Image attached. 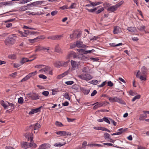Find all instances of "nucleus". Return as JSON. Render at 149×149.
Here are the masks:
<instances>
[{
  "label": "nucleus",
  "mask_w": 149,
  "mask_h": 149,
  "mask_svg": "<svg viewBox=\"0 0 149 149\" xmlns=\"http://www.w3.org/2000/svg\"><path fill=\"white\" fill-rule=\"evenodd\" d=\"M139 78L142 80L146 81V77L142 75L139 76Z\"/></svg>",
  "instance_id": "5fc2aeb1"
},
{
  "label": "nucleus",
  "mask_w": 149,
  "mask_h": 149,
  "mask_svg": "<svg viewBox=\"0 0 149 149\" xmlns=\"http://www.w3.org/2000/svg\"><path fill=\"white\" fill-rule=\"evenodd\" d=\"M81 90L82 92L85 95H87L90 92V90L86 89L85 88H81Z\"/></svg>",
  "instance_id": "2eb2a0df"
},
{
  "label": "nucleus",
  "mask_w": 149,
  "mask_h": 149,
  "mask_svg": "<svg viewBox=\"0 0 149 149\" xmlns=\"http://www.w3.org/2000/svg\"><path fill=\"white\" fill-rule=\"evenodd\" d=\"M101 104V105H102V107H104L106 105H107V104H109V103L107 102H102V103H100Z\"/></svg>",
  "instance_id": "3c124183"
},
{
  "label": "nucleus",
  "mask_w": 149,
  "mask_h": 149,
  "mask_svg": "<svg viewBox=\"0 0 149 149\" xmlns=\"http://www.w3.org/2000/svg\"><path fill=\"white\" fill-rule=\"evenodd\" d=\"M104 137L106 140L111 139L110 138V134L107 133L105 132L104 134Z\"/></svg>",
  "instance_id": "412c9836"
},
{
  "label": "nucleus",
  "mask_w": 149,
  "mask_h": 149,
  "mask_svg": "<svg viewBox=\"0 0 149 149\" xmlns=\"http://www.w3.org/2000/svg\"><path fill=\"white\" fill-rule=\"evenodd\" d=\"M28 7L27 5L26 6H21L19 9L20 11H24L27 9Z\"/></svg>",
  "instance_id": "c85d7f7f"
},
{
  "label": "nucleus",
  "mask_w": 149,
  "mask_h": 149,
  "mask_svg": "<svg viewBox=\"0 0 149 149\" xmlns=\"http://www.w3.org/2000/svg\"><path fill=\"white\" fill-rule=\"evenodd\" d=\"M37 145L35 143H29V148L31 147L33 148H34L36 147Z\"/></svg>",
  "instance_id": "c756f323"
},
{
  "label": "nucleus",
  "mask_w": 149,
  "mask_h": 149,
  "mask_svg": "<svg viewBox=\"0 0 149 149\" xmlns=\"http://www.w3.org/2000/svg\"><path fill=\"white\" fill-rule=\"evenodd\" d=\"M43 47L41 46H38L37 47L36 49L35 50L36 52L40 51L43 50Z\"/></svg>",
  "instance_id": "ea45409f"
},
{
  "label": "nucleus",
  "mask_w": 149,
  "mask_h": 149,
  "mask_svg": "<svg viewBox=\"0 0 149 149\" xmlns=\"http://www.w3.org/2000/svg\"><path fill=\"white\" fill-rule=\"evenodd\" d=\"M78 77L80 79L86 81L89 80L92 78V76L88 74L82 73L78 75Z\"/></svg>",
  "instance_id": "f03ea898"
},
{
  "label": "nucleus",
  "mask_w": 149,
  "mask_h": 149,
  "mask_svg": "<svg viewBox=\"0 0 149 149\" xmlns=\"http://www.w3.org/2000/svg\"><path fill=\"white\" fill-rule=\"evenodd\" d=\"M70 62V60H68L66 62L61 61L62 66L65 67L68 65V63Z\"/></svg>",
  "instance_id": "7c9ffc66"
},
{
  "label": "nucleus",
  "mask_w": 149,
  "mask_h": 149,
  "mask_svg": "<svg viewBox=\"0 0 149 149\" xmlns=\"http://www.w3.org/2000/svg\"><path fill=\"white\" fill-rule=\"evenodd\" d=\"M68 56L69 57H73L74 58H75L79 60H82L81 56H82L81 55L77 56L76 53L73 52H70L68 55Z\"/></svg>",
  "instance_id": "39448f33"
},
{
  "label": "nucleus",
  "mask_w": 149,
  "mask_h": 149,
  "mask_svg": "<svg viewBox=\"0 0 149 149\" xmlns=\"http://www.w3.org/2000/svg\"><path fill=\"white\" fill-rule=\"evenodd\" d=\"M117 8H118L116 7V6L115 5L114 6H111L109 7L107 9V10L113 12L116 11Z\"/></svg>",
  "instance_id": "4468645a"
},
{
  "label": "nucleus",
  "mask_w": 149,
  "mask_h": 149,
  "mask_svg": "<svg viewBox=\"0 0 149 149\" xmlns=\"http://www.w3.org/2000/svg\"><path fill=\"white\" fill-rule=\"evenodd\" d=\"M41 126L38 123H36L33 125H31L30 127V128L33 129L34 130H37Z\"/></svg>",
  "instance_id": "1a4fd4ad"
},
{
  "label": "nucleus",
  "mask_w": 149,
  "mask_h": 149,
  "mask_svg": "<svg viewBox=\"0 0 149 149\" xmlns=\"http://www.w3.org/2000/svg\"><path fill=\"white\" fill-rule=\"evenodd\" d=\"M97 8H95L93 9H89L87 8H86V9L87 10L88 12L91 13H93L97 9Z\"/></svg>",
  "instance_id": "e433bc0d"
},
{
  "label": "nucleus",
  "mask_w": 149,
  "mask_h": 149,
  "mask_svg": "<svg viewBox=\"0 0 149 149\" xmlns=\"http://www.w3.org/2000/svg\"><path fill=\"white\" fill-rule=\"evenodd\" d=\"M141 97L140 95H137L135 96L134 98L132 99V101L133 102L135 101L136 99H139Z\"/></svg>",
  "instance_id": "f704fd0d"
},
{
  "label": "nucleus",
  "mask_w": 149,
  "mask_h": 149,
  "mask_svg": "<svg viewBox=\"0 0 149 149\" xmlns=\"http://www.w3.org/2000/svg\"><path fill=\"white\" fill-rule=\"evenodd\" d=\"M33 60H28L27 58H23L22 59V60L20 62L21 63V64L22 65L26 62L31 61H32Z\"/></svg>",
  "instance_id": "f3484780"
},
{
  "label": "nucleus",
  "mask_w": 149,
  "mask_h": 149,
  "mask_svg": "<svg viewBox=\"0 0 149 149\" xmlns=\"http://www.w3.org/2000/svg\"><path fill=\"white\" fill-rule=\"evenodd\" d=\"M95 51V50L93 49L90 50H86L84 52V54H87L88 53H91L94 52Z\"/></svg>",
  "instance_id": "4c0bfd02"
},
{
  "label": "nucleus",
  "mask_w": 149,
  "mask_h": 149,
  "mask_svg": "<svg viewBox=\"0 0 149 149\" xmlns=\"http://www.w3.org/2000/svg\"><path fill=\"white\" fill-rule=\"evenodd\" d=\"M51 145L48 143H45L40 145L38 149H46L50 148Z\"/></svg>",
  "instance_id": "0eeeda50"
},
{
  "label": "nucleus",
  "mask_w": 149,
  "mask_h": 149,
  "mask_svg": "<svg viewBox=\"0 0 149 149\" xmlns=\"http://www.w3.org/2000/svg\"><path fill=\"white\" fill-rule=\"evenodd\" d=\"M145 29L146 26H139L138 28V29L142 31H144L145 30Z\"/></svg>",
  "instance_id": "58836bf2"
},
{
  "label": "nucleus",
  "mask_w": 149,
  "mask_h": 149,
  "mask_svg": "<svg viewBox=\"0 0 149 149\" xmlns=\"http://www.w3.org/2000/svg\"><path fill=\"white\" fill-rule=\"evenodd\" d=\"M21 147L22 148L26 149L29 148V143L24 142L21 144Z\"/></svg>",
  "instance_id": "ddd939ff"
},
{
  "label": "nucleus",
  "mask_w": 149,
  "mask_h": 149,
  "mask_svg": "<svg viewBox=\"0 0 149 149\" xmlns=\"http://www.w3.org/2000/svg\"><path fill=\"white\" fill-rule=\"evenodd\" d=\"M55 40H59L63 37V35H57L55 36Z\"/></svg>",
  "instance_id": "473e14b6"
},
{
  "label": "nucleus",
  "mask_w": 149,
  "mask_h": 149,
  "mask_svg": "<svg viewBox=\"0 0 149 149\" xmlns=\"http://www.w3.org/2000/svg\"><path fill=\"white\" fill-rule=\"evenodd\" d=\"M42 107V106H41L38 108H37L36 109H34L35 111V112L36 113L40 112V108Z\"/></svg>",
  "instance_id": "bf43d9fd"
},
{
  "label": "nucleus",
  "mask_w": 149,
  "mask_h": 149,
  "mask_svg": "<svg viewBox=\"0 0 149 149\" xmlns=\"http://www.w3.org/2000/svg\"><path fill=\"white\" fill-rule=\"evenodd\" d=\"M8 58L12 59H15L16 58V56L15 54L9 55L8 56Z\"/></svg>",
  "instance_id": "a878e982"
},
{
  "label": "nucleus",
  "mask_w": 149,
  "mask_h": 149,
  "mask_svg": "<svg viewBox=\"0 0 149 149\" xmlns=\"http://www.w3.org/2000/svg\"><path fill=\"white\" fill-rule=\"evenodd\" d=\"M94 129L97 130H102V127H95Z\"/></svg>",
  "instance_id": "e2e57ef3"
},
{
  "label": "nucleus",
  "mask_w": 149,
  "mask_h": 149,
  "mask_svg": "<svg viewBox=\"0 0 149 149\" xmlns=\"http://www.w3.org/2000/svg\"><path fill=\"white\" fill-rule=\"evenodd\" d=\"M71 63L72 67L73 68H75L77 66V62L75 61L71 60Z\"/></svg>",
  "instance_id": "cd10ccee"
},
{
  "label": "nucleus",
  "mask_w": 149,
  "mask_h": 149,
  "mask_svg": "<svg viewBox=\"0 0 149 149\" xmlns=\"http://www.w3.org/2000/svg\"><path fill=\"white\" fill-rule=\"evenodd\" d=\"M56 134L60 136H71V134L70 132H66L65 131H59L56 132Z\"/></svg>",
  "instance_id": "423d86ee"
},
{
  "label": "nucleus",
  "mask_w": 149,
  "mask_h": 149,
  "mask_svg": "<svg viewBox=\"0 0 149 149\" xmlns=\"http://www.w3.org/2000/svg\"><path fill=\"white\" fill-rule=\"evenodd\" d=\"M122 128L119 129V130H118V131H119L118 132L116 133H113L111 135L112 136H113L115 135H118L121 134L123 132V131L122 130Z\"/></svg>",
  "instance_id": "b1692460"
},
{
  "label": "nucleus",
  "mask_w": 149,
  "mask_h": 149,
  "mask_svg": "<svg viewBox=\"0 0 149 149\" xmlns=\"http://www.w3.org/2000/svg\"><path fill=\"white\" fill-rule=\"evenodd\" d=\"M104 10V8H103L102 7L101 8H100L97 11H96V14H98L99 13H100L102 12L103 10Z\"/></svg>",
  "instance_id": "a18cd8bd"
},
{
  "label": "nucleus",
  "mask_w": 149,
  "mask_h": 149,
  "mask_svg": "<svg viewBox=\"0 0 149 149\" xmlns=\"http://www.w3.org/2000/svg\"><path fill=\"white\" fill-rule=\"evenodd\" d=\"M51 68L48 66H46L45 68H43L39 70L40 72H44L45 73H48V71L50 70Z\"/></svg>",
  "instance_id": "9b49d317"
},
{
  "label": "nucleus",
  "mask_w": 149,
  "mask_h": 149,
  "mask_svg": "<svg viewBox=\"0 0 149 149\" xmlns=\"http://www.w3.org/2000/svg\"><path fill=\"white\" fill-rule=\"evenodd\" d=\"M64 144H62L60 143H56L54 144V146L56 147L61 146L64 145Z\"/></svg>",
  "instance_id": "c03bdc74"
},
{
  "label": "nucleus",
  "mask_w": 149,
  "mask_h": 149,
  "mask_svg": "<svg viewBox=\"0 0 149 149\" xmlns=\"http://www.w3.org/2000/svg\"><path fill=\"white\" fill-rule=\"evenodd\" d=\"M147 117V115L145 113L140 115L139 117L140 120H144L145 118H146Z\"/></svg>",
  "instance_id": "aec40b11"
},
{
  "label": "nucleus",
  "mask_w": 149,
  "mask_h": 149,
  "mask_svg": "<svg viewBox=\"0 0 149 149\" xmlns=\"http://www.w3.org/2000/svg\"><path fill=\"white\" fill-rule=\"evenodd\" d=\"M23 102V99L22 97H20L18 98V102L20 104H22Z\"/></svg>",
  "instance_id": "603ef678"
},
{
  "label": "nucleus",
  "mask_w": 149,
  "mask_h": 149,
  "mask_svg": "<svg viewBox=\"0 0 149 149\" xmlns=\"http://www.w3.org/2000/svg\"><path fill=\"white\" fill-rule=\"evenodd\" d=\"M106 81L103 82L101 84L98 85L99 87H102L104 86L106 84Z\"/></svg>",
  "instance_id": "052dcab7"
},
{
  "label": "nucleus",
  "mask_w": 149,
  "mask_h": 149,
  "mask_svg": "<svg viewBox=\"0 0 149 149\" xmlns=\"http://www.w3.org/2000/svg\"><path fill=\"white\" fill-rule=\"evenodd\" d=\"M110 119H111L110 118H108L107 117H104L102 118L103 120L109 124H110L111 123V121H110Z\"/></svg>",
  "instance_id": "4be33fe9"
},
{
  "label": "nucleus",
  "mask_w": 149,
  "mask_h": 149,
  "mask_svg": "<svg viewBox=\"0 0 149 149\" xmlns=\"http://www.w3.org/2000/svg\"><path fill=\"white\" fill-rule=\"evenodd\" d=\"M121 31V28L118 26H116L114 27L113 32L114 34H117Z\"/></svg>",
  "instance_id": "9d476101"
},
{
  "label": "nucleus",
  "mask_w": 149,
  "mask_h": 149,
  "mask_svg": "<svg viewBox=\"0 0 149 149\" xmlns=\"http://www.w3.org/2000/svg\"><path fill=\"white\" fill-rule=\"evenodd\" d=\"M44 65H37L35 66V67L36 68H42V66H44Z\"/></svg>",
  "instance_id": "338daca9"
},
{
  "label": "nucleus",
  "mask_w": 149,
  "mask_h": 149,
  "mask_svg": "<svg viewBox=\"0 0 149 149\" xmlns=\"http://www.w3.org/2000/svg\"><path fill=\"white\" fill-rule=\"evenodd\" d=\"M89 68L88 67H84L82 70V72L84 73H87L89 71Z\"/></svg>",
  "instance_id": "5701e85b"
},
{
  "label": "nucleus",
  "mask_w": 149,
  "mask_h": 149,
  "mask_svg": "<svg viewBox=\"0 0 149 149\" xmlns=\"http://www.w3.org/2000/svg\"><path fill=\"white\" fill-rule=\"evenodd\" d=\"M77 47L80 48H84L85 45L83 44V42L80 41H78L76 42Z\"/></svg>",
  "instance_id": "f8f14e48"
},
{
  "label": "nucleus",
  "mask_w": 149,
  "mask_h": 149,
  "mask_svg": "<svg viewBox=\"0 0 149 149\" xmlns=\"http://www.w3.org/2000/svg\"><path fill=\"white\" fill-rule=\"evenodd\" d=\"M1 104L4 107L5 109H6L7 108L8 106L2 100L1 101Z\"/></svg>",
  "instance_id": "2f4dec72"
},
{
  "label": "nucleus",
  "mask_w": 149,
  "mask_h": 149,
  "mask_svg": "<svg viewBox=\"0 0 149 149\" xmlns=\"http://www.w3.org/2000/svg\"><path fill=\"white\" fill-rule=\"evenodd\" d=\"M27 95L28 98L32 100H37L39 98V96L38 94L34 93H30Z\"/></svg>",
  "instance_id": "20e7f679"
},
{
  "label": "nucleus",
  "mask_w": 149,
  "mask_h": 149,
  "mask_svg": "<svg viewBox=\"0 0 149 149\" xmlns=\"http://www.w3.org/2000/svg\"><path fill=\"white\" fill-rule=\"evenodd\" d=\"M16 37L14 34L10 36L5 41V44L7 45H13L15 42Z\"/></svg>",
  "instance_id": "f257e3e1"
},
{
  "label": "nucleus",
  "mask_w": 149,
  "mask_h": 149,
  "mask_svg": "<svg viewBox=\"0 0 149 149\" xmlns=\"http://www.w3.org/2000/svg\"><path fill=\"white\" fill-rule=\"evenodd\" d=\"M95 104V105L93 107V108L94 109H96L98 108L102 107L101 103H99L98 102L93 104L92 105H93Z\"/></svg>",
  "instance_id": "dca6fc26"
},
{
  "label": "nucleus",
  "mask_w": 149,
  "mask_h": 149,
  "mask_svg": "<svg viewBox=\"0 0 149 149\" xmlns=\"http://www.w3.org/2000/svg\"><path fill=\"white\" fill-rule=\"evenodd\" d=\"M55 125L56 126L59 127H61L63 126L61 123L57 121L56 122Z\"/></svg>",
  "instance_id": "c9c22d12"
},
{
  "label": "nucleus",
  "mask_w": 149,
  "mask_h": 149,
  "mask_svg": "<svg viewBox=\"0 0 149 149\" xmlns=\"http://www.w3.org/2000/svg\"><path fill=\"white\" fill-rule=\"evenodd\" d=\"M147 70V69L145 66H143L141 70L142 74L143 75H145L146 73Z\"/></svg>",
  "instance_id": "6ab92c4d"
},
{
  "label": "nucleus",
  "mask_w": 149,
  "mask_h": 149,
  "mask_svg": "<svg viewBox=\"0 0 149 149\" xmlns=\"http://www.w3.org/2000/svg\"><path fill=\"white\" fill-rule=\"evenodd\" d=\"M63 96L66 99L69 100H70V98L68 93H64L63 94Z\"/></svg>",
  "instance_id": "393cba45"
},
{
  "label": "nucleus",
  "mask_w": 149,
  "mask_h": 149,
  "mask_svg": "<svg viewBox=\"0 0 149 149\" xmlns=\"http://www.w3.org/2000/svg\"><path fill=\"white\" fill-rule=\"evenodd\" d=\"M103 144L104 145H105V146L106 145V146H113V147H115L112 144L110 143H103Z\"/></svg>",
  "instance_id": "4d7b16f0"
},
{
  "label": "nucleus",
  "mask_w": 149,
  "mask_h": 149,
  "mask_svg": "<svg viewBox=\"0 0 149 149\" xmlns=\"http://www.w3.org/2000/svg\"><path fill=\"white\" fill-rule=\"evenodd\" d=\"M21 64V63L20 62V63H14V67L16 68H18L22 65Z\"/></svg>",
  "instance_id": "79ce46f5"
},
{
  "label": "nucleus",
  "mask_w": 149,
  "mask_h": 149,
  "mask_svg": "<svg viewBox=\"0 0 149 149\" xmlns=\"http://www.w3.org/2000/svg\"><path fill=\"white\" fill-rule=\"evenodd\" d=\"M70 48H73L75 47H77L76 44H75V43H71L70 45Z\"/></svg>",
  "instance_id": "864d4df0"
},
{
  "label": "nucleus",
  "mask_w": 149,
  "mask_h": 149,
  "mask_svg": "<svg viewBox=\"0 0 149 149\" xmlns=\"http://www.w3.org/2000/svg\"><path fill=\"white\" fill-rule=\"evenodd\" d=\"M42 94L45 96H47L49 94V92L48 91H44L42 92Z\"/></svg>",
  "instance_id": "09e8293b"
},
{
  "label": "nucleus",
  "mask_w": 149,
  "mask_h": 149,
  "mask_svg": "<svg viewBox=\"0 0 149 149\" xmlns=\"http://www.w3.org/2000/svg\"><path fill=\"white\" fill-rule=\"evenodd\" d=\"M123 44L122 43H120L117 44H116L115 43H110L109 45L110 46L112 47H116L119 46H120L122 45Z\"/></svg>",
  "instance_id": "bb28decb"
},
{
  "label": "nucleus",
  "mask_w": 149,
  "mask_h": 149,
  "mask_svg": "<svg viewBox=\"0 0 149 149\" xmlns=\"http://www.w3.org/2000/svg\"><path fill=\"white\" fill-rule=\"evenodd\" d=\"M76 3H72L71 6L69 8L73 9L75 8L76 7Z\"/></svg>",
  "instance_id": "a19ab883"
},
{
  "label": "nucleus",
  "mask_w": 149,
  "mask_h": 149,
  "mask_svg": "<svg viewBox=\"0 0 149 149\" xmlns=\"http://www.w3.org/2000/svg\"><path fill=\"white\" fill-rule=\"evenodd\" d=\"M107 84L108 86L110 87H112L113 85V83H112L111 81H108L107 82Z\"/></svg>",
  "instance_id": "680f3d73"
},
{
  "label": "nucleus",
  "mask_w": 149,
  "mask_h": 149,
  "mask_svg": "<svg viewBox=\"0 0 149 149\" xmlns=\"http://www.w3.org/2000/svg\"><path fill=\"white\" fill-rule=\"evenodd\" d=\"M97 92L96 90H94L91 95V96H93L97 93Z\"/></svg>",
  "instance_id": "0e129e2a"
},
{
  "label": "nucleus",
  "mask_w": 149,
  "mask_h": 149,
  "mask_svg": "<svg viewBox=\"0 0 149 149\" xmlns=\"http://www.w3.org/2000/svg\"><path fill=\"white\" fill-rule=\"evenodd\" d=\"M39 78L43 79H46L47 78V77L46 76L42 74L39 75Z\"/></svg>",
  "instance_id": "49530a36"
},
{
  "label": "nucleus",
  "mask_w": 149,
  "mask_h": 149,
  "mask_svg": "<svg viewBox=\"0 0 149 149\" xmlns=\"http://www.w3.org/2000/svg\"><path fill=\"white\" fill-rule=\"evenodd\" d=\"M127 30L130 32H134L135 30V28L133 27H128Z\"/></svg>",
  "instance_id": "72a5a7b5"
},
{
  "label": "nucleus",
  "mask_w": 149,
  "mask_h": 149,
  "mask_svg": "<svg viewBox=\"0 0 149 149\" xmlns=\"http://www.w3.org/2000/svg\"><path fill=\"white\" fill-rule=\"evenodd\" d=\"M109 100L111 102H116L121 104H125V102L121 99L119 98L116 97H109Z\"/></svg>",
  "instance_id": "7ed1b4c3"
},
{
  "label": "nucleus",
  "mask_w": 149,
  "mask_h": 149,
  "mask_svg": "<svg viewBox=\"0 0 149 149\" xmlns=\"http://www.w3.org/2000/svg\"><path fill=\"white\" fill-rule=\"evenodd\" d=\"M74 81H68L65 82V83L67 85H72L74 83Z\"/></svg>",
  "instance_id": "de8ad7c7"
},
{
  "label": "nucleus",
  "mask_w": 149,
  "mask_h": 149,
  "mask_svg": "<svg viewBox=\"0 0 149 149\" xmlns=\"http://www.w3.org/2000/svg\"><path fill=\"white\" fill-rule=\"evenodd\" d=\"M54 65L55 67L59 68L62 66V62L61 61H58L54 63Z\"/></svg>",
  "instance_id": "a211bd4d"
},
{
  "label": "nucleus",
  "mask_w": 149,
  "mask_h": 149,
  "mask_svg": "<svg viewBox=\"0 0 149 149\" xmlns=\"http://www.w3.org/2000/svg\"><path fill=\"white\" fill-rule=\"evenodd\" d=\"M47 39L52 40H55V36H50L47 37Z\"/></svg>",
  "instance_id": "6e6d98bb"
},
{
  "label": "nucleus",
  "mask_w": 149,
  "mask_h": 149,
  "mask_svg": "<svg viewBox=\"0 0 149 149\" xmlns=\"http://www.w3.org/2000/svg\"><path fill=\"white\" fill-rule=\"evenodd\" d=\"M67 120L69 122H72L75 120L74 119H71L68 118H67Z\"/></svg>",
  "instance_id": "69168bd1"
},
{
  "label": "nucleus",
  "mask_w": 149,
  "mask_h": 149,
  "mask_svg": "<svg viewBox=\"0 0 149 149\" xmlns=\"http://www.w3.org/2000/svg\"><path fill=\"white\" fill-rule=\"evenodd\" d=\"M98 82L97 80H93L91 81V83L93 84L97 85L98 84Z\"/></svg>",
  "instance_id": "37998d69"
},
{
  "label": "nucleus",
  "mask_w": 149,
  "mask_h": 149,
  "mask_svg": "<svg viewBox=\"0 0 149 149\" xmlns=\"http://www.w3.org/2000/svg\"><path fill=\"white\" fill-rule=\"evenodd\" d=\"M35 111L34 109L32 110L31 111H30L29 113V114L30 115L32 114H34V113H36L35 112Z\"/></svg>",
  "instance_id": "774afa93"
},
{
  "label": "nucleus",
  "mask_w": 149,
  "mask_h": 149,
  "mask_svg": "<svg viewBox=\"0 0 149 149\" xmlns=\"http://www.w3.org/2000/svg\"><path fill=\"white\" fill-rule=\"evenodd\" d=\"M55 51L57 52H59L60 50L58 47V45H57L55 47Z\"/></svg>",
  "instance_id": "8fccbe9b"
},
{
  "label": "nucleus",
  "mask_w": 149,
  "mask_h": 149,
  "mask_svg": "<svg viewBox=\"0 0 149 149\" xmlns=\"http://www.w3.org/2000/svg\"><path fill=\"white\" fill-rule=\"evenodd\" d=\"M123 3V1H121L120 2L116 4V7L117 8L120 6Z\"/></svg>",
  "instance_id": "13d9d810"
},
{
  "label": "nucleus",
  "mask_w": 149,
  "mask_h": 149,
  "mask_svg": "<svg viewBox=\"0 0 149 149\" xmlns=\"http://www.w3.org/2000/svg\"><path fill=\"white\" fill-rule=\"evenodd\" d=\"M42 36H40L33 39H29L28 41L30 43H33L38 41L39 39H42Z\"/></svg>",
  "instance_id": "6e6552de"
}]
</instances>
